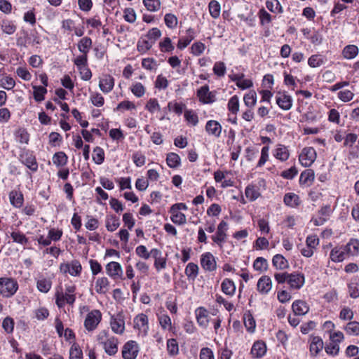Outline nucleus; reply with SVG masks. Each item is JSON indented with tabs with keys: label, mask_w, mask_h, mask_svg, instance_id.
<instances>
[{
	"label": "nucleus",
	"mask_w": 359,
	"mask_h": 359,
	"mask_svg": "<svg viewBox=\"0 0 359 359\" xmlns=\"http://www.w3.org/2000/svg\"><path fill=\"white\" fill-rule=\"evenodd\" d=\"M83 311L88 312L84 319L83 326L88 332H93L98 327L102 318V314L98 309L89 311L87 306L80 307V313H82Z\"/></svg>",
	"instance_id": "1"
},
{
	"label": "nucleus",
	"mask_w": 359,
	"mask_h": 359,
	"mask_svg": "<svg viewBox=\"0 0 359 359\" xmlns=\"http://www.w3.org/2000/svg\"><path fill=\"white\" fill-rule=\"evenodd\" d=\"M55 296V303L59 308H63L65 304L73 305L76 301V286L66 285L65 292L57 290Z\"/></svg>",
	"instance_id": "2"
},
{
	"label": "nucleus",
	"mask_w": 359,
	"mask_h": 359,
	"mask_svg": "<svg viewBox=\"0 0 359 359\" xmlns=\"http://www.w3.org/2000/svg\"><path fill=\"white\" fill-rule=\"evenodd\" d=\"M19 287L18 281L11 277L0 278V295L4 298L13 297Z\"/></svg>",
	"instance_id": "3"
},
{
	"label": "nucleus",
	"mask_w": 359,
	"mask_h": 359,
	"mask_svg": "<svg viewBox=\"0 0 359 359\" xmlns=\"http://www.w3.org/2000/svg\"><path fill=\"white\" fill-rule=\"evenodd\" d=\"M228 223L222 220L217 225L216 233L211 236L212 241L220 248H223L224 243L227 238Z\"/></svg>",
	"instance_id": "4"
},
{
	"label": "nucleus",
	"mask_w": 359,
	"mask_h": 359,
	"mask_svg": "<svg viewBox=\"0 0 359 359\" xmlns=\"http://www.w3.org/2000/svg\"><path fill=\"white\" fill-rule=\"evenodd\" d=\"M140 348L138 343L134 340H129L126 342L121 350V355L123 359H136Z\"/></svg>",
	"instance_id": "5"
},
{
	"label": "nucleus",
	"mask_w": 359,
	"mask_h": 359,
	"mask_svg": "<svg viewBox=\"0 0 359 359\" xmlns=\"http://www.w3.org/2000/svg\"><path fill=\"white\" fill-rule=\"evenodd\" d=\"M110 327L116 334H123L125 332V317L122 312L112 315L109 320Z\"/></svg>",
	"instance_id": "6"
},
{
	"label": "nucleus",
	"mask_w": 359,
	"mask_h": 359,
	"mask_svg": "<svg viewBox=\"0 0 359 359\" xmlns=\"http://www.w3.org/2000/svg\"><path fill=\"white\" fill-rule=\"evenodd\" d=\"M134 328L138 330V334L146 336L149 331V320L144 313L137 315L133 319Z\"/></svg>",
	"instance_id": "7"
},
{
	"label": "nucleus",
	"mask_w": 359,
	"mask_h": 359,
	"mask_svg": "<svg viewBox=\"0 0 359 359\" xmlns=\"http://www.w3.org/2000/svg\"><path fill=\"white\" fill-rule=\"evenodd\" d=\"M316 151L313 147H305L299 156V161L304 167L311 166L316 159Z\"/></svg>",
	"instance_id": "8"
},
{
	"label": "nucleus",
	"mask_w": 359,
	"mask_h": 359,
	"mask_svg": "<svg viewBox=\"0 0 359 359\" xmlns=\"http://www.w3.org/2000/svg\"><path fill=\"white\" fill-rule=\"evenodd\" d=\"M200 264L205 271L212 272L217 269L216 257L210 252L201 255Z\"/></svg>",
	"instance_id": "9"
},
{
	"label": "nucleus",
	"mask_w": 359,
	"mask_h": 359,
	"mask_svg": "<svg viewBox=\"0 0 359 359\" xmlns=\"http://www.w3.org/2000/svg\"><path fill=\"white\" fill-rule=\"evenodd\" d=\"M197 96L199 101L205 104H212L215 102V93L210 91L209 86L205 85L197 90Z\"/></svg>",
	"instance_id": "10"
},
{
	"label": "nucleus",
	"mask_w": 359,
	"mask_h": 359,
	"mask_svg": "<svg viewBox=\"0 0 359 359\" xmlns=\"http://www.w3.org/2000/svg\"><path fill=\"white\" fill-rule=\"evenodd\" d=\"M20 159L32 171L35 172L37 170L38 163L32 152L29 150H22L20 155Z\"/></svg>",
	"instance_id": "11"
},
{
	"label": "nucleus",
	"mask_w": 359,
	"mask_h": 359,
	"mask_svg": "<svg viewBox=\"0 0 359 359\" xmlns=\"http://www.w3.org/2000/svg\"><path fill=\"white\" fill-rule=\"evenodd\" d=\"M107 274L114 280L123 278V269L121 265L116 262H111L106 265Z\"/></svg>",
	"instance_id": "12"
},
{
	"label": "nucleus",
	"mask_w": 359,
	"mask_h": 359,
	"mask_svg": "<svg viewBox=\"0 0 359 359\" xmlns=\"http://www.w3.org/2000/svg\"><path fill=\"white\" fill-rule=\"evenodd\" d=\"M332 212L330 205H323L318 211L317 217L312 219V222L316 226H321L329 219Z\"/></svg>",
	"instance_id": "13"
},
{
	"label": "nucleus",
	"mask_w": 359,
	"mask_h": 359,
	"mask_svg": "<svg viewBox=\"0 0 359 359\" xmlns=\"http://www.w3.org/2000/svg\"><path fill=\"white\" fill-rule=\"evenodd\" d=\"M276 101L278 107L283 110H289L292 107L293 100L286 92H278Z\"/></svg>",
	"instance_id": "14"
},
{
	"label": "nucleus",
	"mask_w": 359,
	"mask_h": 359,
	"mask_svg": "<svg viewBox=\"0 0 359 359\" xmlns=\"http://www.w3.org/2000/svg\"><path fill=\"white\" fill-rule=\"evenodd\" d=\"M197 323L203 328H207L210 322L209 311L203 306L195 310Z\"/></svg>",
	"instance_id": "15"
},
{
	"label": "nucleus",
	"mask_w": 359,
	"mask_h": 359,
	"mask_svg": "<svg viewBox=\"0 0 359 359\" xmlns=\"http://www.w3.org/2000/svg\"><path fill=\"white\" fill-rule=\"evenodd\" d=\"M115 81L113 76L109 74H104L100 78L99 88L105 94L110 93L114 86Z\"/></svg>",
	"instance_id": "16"
},
{
	"label": "nucleus",
	"mask_w": 359,
	"mask_h": 359,
	"mask_svg": "<svg viewBox=\"0 0 359 359\" xmlns=\"http://www.w3.org/2000/svg\"><path fill=\"white\" fill-rule=\"evenodd\" d=\"M304 283L305 277L303 274L297 272L290 273L287 283L291 289L299 290L303 287Z\"/></svg>",
	"instance_id": "17"
},
{
	"label": "nucleus",
	"mask_w": 359,
	"mask_h": 359,
	"mask_svg": "<svg viewBox=\"0 0 359 359\" xmlns=\"http://www.w3.org/2000/svg\"><path fill=\"white\" fill-rule=\"evenodd\" d=\"M118 339L116 337L111 335L108 338V339L103 342L102 348L108 355L111 356L117 353L118 350Z\"/></svg>",
	"instance_id": "18"
},
{
	"label": "nucleus",
	"mask_w": 359,
	"mask_h": 359,
	"mask_svg": "<svg viewBox=\"0 0 359 359\" xmlns=\"http://www.w3.org/2000/svg\"><path fill=\"white\" fill-rule=\"evenodd\" d=\"M205 130L209 135L218 138L221 136L222 126L217 121L209 120L205 124Z\"/></svg>",
	"instance_id": "19"
},
{
	"label": "nucleus",
	"mask_w": 359,
	"mask_h": 359,
	"mask_svg": "<svg viewBox=\"0 0 359 359\" xmlns=\"http://www.w3.org/2000/svg\"><path fill=\"white\" fill-rule=\"evenodd\" d=\"M257 288L261 294L266 295L271 290L272 280L268 276H262L257 281Z\"/></svg>",
	"instance_id": "20"
},
{
	"label": "nucleus",
	"mask_w": 359,
	"mask_h": 359,
	"mask_svg": "<svg viewBox=\"0 0 359 359\" xmlns=\"http://www.w3.org/2000/svg\"><path fill=\"white\" fill-rule=\"evenodd\" d=\"M347 257L344 245L335 246L331 250L330 253V260L335 263L343 262Z\"/></svg>",
	"instance_id": "21"
},
{
	"label": "nucleus",
	"mask_w": 359,
	"mask_h": 359,
	"mask_svg": "<svg viewBox=\"0 0 359 359\" xmlns=\"http://www.w3.org/2000/svg\"><path fill=\"white\" fill-rule=\"evenodd\" d=\"M274 158L281 162L286 161L290 157L288 148L282 144H278L272 151Z\"/></svg>",
	"instance_id": "22"
},
{
	"label": "nucleus",
	"mask_w": 359,
	"mask_h": 359,
	"mask_svg": "<svg viewBox=\"0 0 359 359\" xmlns=\"http://www.w3.org/2000/svg\"><path fill=\"white\" fill-rule=\"evenodd\" d=\"M260 184L251 183L248 184L245 189L246 198L251 202L256 201L261 196Z\"/></svg>",
	"instance_id": "23"
},
{
	"label": "nucleus",
	"mask_w": 359,
	"mask_h": 359,
	"mask_svg": "<svg viewBox=\"0 0 359 359\" xmlns=\"http://www.w3.org/2000/svg\"><path fill=\"white\" fill-rule=\"evenodd\" d=\"M110 283L107 277L97 278L95 283V290L100 294H105L109 290Z\"/></svg>",
	"instance_id": "24"
},
{
	"label": "nucleus",
	"mask_w": 359,
	"mask_h": 359,
	"mask_svg": "<svg viewBox=\"0 0 359 359\" xmlns=\"http://www.w3.org/2000/svg\"><path fill=\"white\" fill-rule=\"evenodd\" d=\"M11 204L16 208H20L24 203V196L22 193L19 190H12L8 195Z\"/></svg>",
	"instance_id": "25"
},
{
	"label": "nucleus",
	"mask_w": 359,
	"mask_h": 359,
	"mask_svg": "<svg viewBox=\"0 0 359 359\" xmlns=\"http://www.w3.org/2000/svg\"><path fill=\"white\" fill-rule=\"evenodd\" d=\"M323 348V339L318 337H313L311 339L310 342V354L311 356L316 357L318 354L321 351Z\"/></svg>",
	"instance_id": "26"
},
{
	"label": "nucleus",
	"mask_w": 359,
	"mask_h": 359,
	"mask_svg": "<svg viewBox=\"0 0 359 359\" xmlns=\"http://www.w3.org/2000/svg\"><path fill=\"white\" fill-rule=\"evenodd\" d=\"M292 309L295 316H304L309 311L307 304L302 300H296L292 304Z\"/></svg>",
	"instance_id": "27"
},
{
	"label": "nucleus",
	"mask_w": 359,
	"mask_h": 359,
	"mask_svg": "<svg viewBox=\"0 0 359 359\" xmlns=\"http://www.w3.org/2000/svg\"><path fill=\"white\" fill-rule=\"evenodd\" d=\"M195 38L194 30L189 28L187 30V35L182 36L178 40L177 47L180 50H183L191 43V41Z\"/></svg>",
	"instance_id": "28"
},
{
	"label": "nucleus",
	"mask_w": 359,
	"mask_h": 359,
	"mask_svg": "<svg viewBox=\"0 0 359 359\" xmlns=\"http://www.w3.org/2000/svg\"><path fill=\"white\" fill-rule=\"evenodd\" d=\"M272 264L276 269L279 270L287 269L290 266L288 261L280 254H276L273 257Z\"/></svg>",
	"instance_id": "29"
},
{
	"label": "nucleus",
	"mask_w": 359,
	"mask_h": 359,
	"mask_svg": "<svg viewBox=\"0 0 359 359\" xmlns=\"http://www.w3.org/2000/svg\"><path fill=\"white\" fill-rule=\"evenodd\" d=\"M266 352V345L262 341H257L254 343L251 348V354L255 358H261Z\"/></svg>",
	"instance_id": "30"
},
{
	"label": "nucleus",
	"mask_w": 359,
	"mask_h": 359,
	"mask_svg": "<svg viewBox=\"0 0 359 359\" xmlns=\"http://www.w3.org/2000/svg\"><path fill=\"white\" fill-rule=\"evenodd\" d=\"M283 201L287 206L294 208L301 204L299 196L294 193H287L285 194Z\"/></svg>",
	"instance_id": "31"
},
{
	"label": "nucleus",
	"mask_w": 359,
	"mask_h": 359,
	"mask_svg": "<svg viewBox=\"0 0 359 359\" xmlns=\"http://www.w3.org/2000/svg\"><path fill=\"white\" fill-rule=\"evenodd\" d=\"M221 289L226 295L232 297L235 294L236 287L232 280L224 278L221 284Z\"/></svg>",
	"instance_id": "32"
},
{
	"label": "nucleus",
	"mask_w": 359,
	"mask_h": 359,
	"mask_svg": "<svg viewBox=\"0 0 359 359\" xmlns=\"http://www.w3.org/2000/svg\"><path fill=\"white\" fill-rule=\"evenodd\" d=\"M92 39L88 36L81 38L77 44L78 49L81 54L87 55L92 47Z\"/></svg>",
	"instance_id": "33"
},
{
	"label": "nucleus",
	"mask_w": 359,
	"mask_h": 359,
	"mask_svg": "<svg viewBox=\"0 0 359 359\" xmlns=\"http://www.w3.org/2000/svg\"><path fill=\"white\" fill-rule=\"evenodd\" d=\"M347 256H358L359 255V241L357 239H351L350 241L344 245Z\"/></svg>",
	"instance_id": "34"
},
{
	"label": "nucleus",
	"mask_w": 359,
	"mask_h": 359,
	"mask_svg": "<svg viewBox=\"0 0 359 359\" xmlns=\"http://www.w3.org/2000/svg\"><path fill=\"white\" fill-rule=\"evenodd\" d=\"M199 272L198 266L193 262H189L184 270V273L189 280L194 281L197 278Z\"/></svg>",
	"instance_id": "35"
},
{
	"label": "nucleus",
	"mask_w": 359,
	"mask_h": 359,
	"mask_svg": "<svg viewBox=\"0 0 359 359\" xmlns=\"http://www.w3.org/2000/svg\"><path fill=\"white\" fill-rule=\"evenodd\" d=\"M105 226L107 231L113 232L120 226V220L118 217L114 215H109L106 217Z\"/></svg>",
	"instance_id": "36"
},
{
	"label": "nucleus",
	"mask_w": 359,
	"mask_h": 359,
	"mask_svg": "<svg viewBox=\"0 0 359 359\" xmlns=\"http://www.w3.org/2000/svg\"><path fill=\"white\" fill-rule=\"evenodd\" d=\"M170 213L171 215L170 219L171 221L177 225H183L187 222V218L184 213L180 211L173 210L170 208Z\"/></svg>",
	"instance_id": "37"
},
{
	"label": "nucleus",
	"mask_w": 359,
	"mask_h": 359,
	"mask_svg": "<svg viewBox=\"0 0 359 359\" xmlns=\"http://www.w3.org/2000/svg\"><path fill=\"white\" fill-rule=\"evenodd\" d=\"M130 90L134 96L137 98L142 97L147 91L144 85L138 81L133 82L130 87Z\"/></svg>",
	"instance_id": "38"
},
{
	"label": "nucleus",
	"mask_w": 359,
	"mask_h": 359,
	"mask_svg": "<svg viewBox=\"0 0 359 359\" xmlns=\"http://www.w3.org/2000/svg\"><path fill=\"white\" fill-rule=\"evenodd\" d=\"M359 53V49L355 45H347L342 50V55L347 60L355 58Z\"/></svg>",
	"instance_id": "39"
},
{
	"label": "nucleus",
	"mask_w": 359,
	"mask_h": 359,
	"mask_svg": "<svg viewBox=\"0 0 359 359\" xmlns=\"http://www.w3.org/2000/svg\"><path fill=\"white\" fill-rule=\"evenodd\" d=\"M158 320L159 322V324L161 327V328L163 330H172V321L170 316L165 313V312L161 313L158 315Z\"/></svg>",
	"instance_id": "40"
},
{
	"label": "nucleus",
	"mask_w": 359,
	"mask_h": 359,
	"mask_svg": "<svg viewBox=\"0 0 359 359\" xmlns=\"http://www.w3.org/2000/svg\"><path fill=\"white\" fill-rule=\"evenodd\" d=\"M159 49L162 53H172L175 49V46L171 39L168 36L164 37L159 42Z\"/></svg>",
	"instance_id": "41"
},
{
	"label": "nucleus",
	"mask_w": 359,
	"mask_h": 359,
	"mask_svg": "<svg viewBox=\"0 0 359 359\" xmlns=\"http://www.w3.org/2000/svg\"><path fill=\"white\" fill-rule=\"evenodd\" d=\"M314 172L311 169L304 170L301 173L299 182L301 184L309 185L314 180Z\"/></svg>",
	"instance_id": "42"
},
{
	"label": "nucleus",
	"mask_w": 359,
	"mask_h": 359,
	"mask_svg": "<svg viewBox=\"0 0 359 359\" xmlns=\"http://www.w3.org/2000/svg\"><path fill=\"white\" fill-rule=\"evenodd\" d=\"M344 330L348 335L359 336V323L350 321L344 327Z\"/></svg>",
	"instance_id": "43"
},
{
	"label": "nucleus",
	"mask_w": 359,
	"mask_h": 359,
	"mask_svg": "<svg viewBox=\"0 0 359 359\" xmlns=\"http://www.w3.org/2000/svg\"><path fill=\"white\" fill-rule=\"evenodd\" d=\"M166 162L170 168H176L180 165L181 159L178 154L171 152L168 154Z\"/></svg>",
	"instance_id": "44"
},
{
	"label": "nucleus",
	"mask_w": 359,
	"mask_h": 359,
	"mask_svg": "<svg viewBox=\"0 0 359 359\" xmlns=\"http://www.w3.org/2000/svg\"><path fill=\"white\" fill-rule=\"evenodd\" d=\"M52 287V282L50 280L42 278L36 281V287L37 289L43 292V293H47L49 292Z\"/></svg>",
	"instance_id": "45"
},
{
	"label": "nucleus",
	"mask_w": 359,
	"mask_h": 359,
	"mask_svg": "<svg viewBox=\"0 0 359 359\" xmlns=\"http://www.w3.org/2000/svg\"><path fill=\"white\" fill-rule=\"evenodd\" d=\"M15 137L16 141L20 144H27L29 140V135L25 128H19L16 130Z\"/></svg>",
	"instance_id": "46"
},
{
	"label": "nucleus",
	"mask_w": 359,
	"mask_h": 359,
	"mask_svg": "<svg viewBox=\"0 0 359 359\" xmlns=\"http://www.w3.org/2000/svg\"><path fill=\"white\" fill-rule=\"evenodd\" d=\"M69 359H83L82 349L77 343H73L69 348Z\"/></svg>",
	"instance_id": "47"
},
{
	"label": "nucleus",
	"mask_w": 359,
	"mask_h": 359,
	"mask_svg": "<svg viewBox=\"0 0 359 359\" xmlns=\"http://www.w3.org/2000/svg\"><path fill=\"white\" fill-rule=\"evenodd\" d=\"M68 157L63 151L56 152L53 156V163L57 167L67 164Z\"/></svg>",
	"instance_id": "48"
},
{
	"label": "nucleus",
	"mask_w": 359,
	"mask_h": 359,
	"mask_svg": "<svg viewBox=\"0 0 359 359\" xmlns=\"http://www.w3.org/2000/svg\"><path fill=\"white\" fill-rule=\"evenodd\" d=\"M89 100L92 104L97 107H101L104 104V97L98 92H91Z\"/></svg>",
	"instance_id": "49"
},
{
	"label": "nucleus",
	"mask_w": 359,
	"mask_h": 359,
	"mask_svg": "<svg viewBox=\"0 0 359 359\" xmlns=\"http://www.w3.org/2000/svg\"><path fill=\"white\" fill-rule=\"evenodd\" d=\"M245 105L248 108L252 109L257 102V93L255 90H251L246 93L243 97Z\"/></svg>",
	"instance_id": "50"
},
{
	"label": "nucleus",
	"mask_w": 359,
	"mask_h": 359,
	"mask_svg": "<svg viewBox=\"0 0 359 359\" xmlns=\"http://www.w3.org/2000/svg\"><path fill=\"white\" fill-rule=\"evenodd\" d=\"M33 96L36 102H41L45 99V95L47 93V89L45 86H33Z\"/></svg>",
	"instance_id": "51"
},
{
	"label": "nucleus",
	"mask_w": 359,
	"mask_h": 359,
	"mask_svg": "<svg viewBox=\"0 0 359 359\" xmlns=\"http://www.w3.org/2000/svg\"><path fill=\"white\" fill-rule=\"evenodd\" d=\"M167 351L170 356H175L179 353V345L175 339H169L167 341Z\"/></svg>",
	"instance_id": "52"
},
{
	"label": "nucleus",
	"mask_w": 359,
	"mask_h": 359,
	"mask_svg": "<svg viewBox=\"0 0 359 359\" xmlns=\"http://www.w3.org/2000/svg\"><path fill=\"white\" fill-rule=\"evenodd\" d=\"M253 268L255 271L259 272L266 271L268 269L267 260L262 257H257L253 263Z\"/></svg>",
	"instance_id": "53"
},
{
	"label": "nucleus",
	"mask_w": 359,
	"mask_h": 359,
	"mask_svg": "<svg viewBox=\"0 0 359 359\" xmlns=\"http://www.w3.org/2000/svg\"><path fill=\"white\" fill-rule=\"evenodd\" d=\"M1 30L4 33L11 35L16 31L15 23L11 20H3L1 25Z\"/></svg>",
	"instance_id": "54"
},
{
	"label": "nucleus",
	"mask_w": 359,
	"mask_h": 359,
	"mask_svg": "<svg viewBox=\"0 0 359 359\" xmlns=\"http://www.w3.org/2000/svg\"><path fill=\"white\" fill-rule=\"evenodd\" d=\"M164 22L168 28L174 29L177 26L178 19L172 13H166L164 16Z\"/></svg>",
	"instance_id": "55"
},
{
	"label": "nucleus",
	"mask_w": 359,
	"mask_h": 359,
	"mask_svg": "<svg viewBox=\"0 0 359 359\" xmlns=\"http://www.w3.org/2000/svg\"><path fill=\"white\" fill-rule=\"evenodd\" d=\"M93 160L97 165L102 164L104 161V151L100 147H95L93 149Z\"/></svg>",
	"instance_id": "56"
},
{
	"label": "nucleus",
	"mask_w": 359,
	"mask_h": 359,
	"mask_svg": "<svg viewBox=\"0 0 359 359\" xmlns=\"http://www.w3.org/2000/svg\"><path fill=\"white\" fill-rule=\"evenodd\" d=\"M244 325L247 331L253 333L255 331L256 323L251 314H245L244 316Z\"/></svg>",
	"instance_id": "57"
},
{
	"label": "nucleus",
	"mask_w": 359,
	"mask_h": 359,
	"mask_svg": "<svg viewBox=\"0 0 359 359\" xmlns=\"http://www.w3.org/2000/svg\"><path fill=\"white\" fill-rule=\"evenodd\" d=\"M227 108L233 114H236L238 112L239 98L237 95H233L229 100Z\"/></svg>",
	"instance_id": "58"
},
{
	"label": "nucleus",
	"mask_w": 359,
	"mask_h": 359,
	"mask_svg": "<svg viewBox=\"0 0 359 359\" xmlns=\"http://www.w3.org/2000/svg\"><path fill=\"white\" fill-rule=\"evenodd\" d=\"M11 237L13 242L21 245H26L29 241L25 235L19 231H14L11 232Z\"/></svg>",
	"instance_id": "59"
},
{
	"label": "nucleus",
	"mask_w": 359,
	"mask_h": 359,
	"mask_svg": "<svg viewBox=\"0 0 359 359\" xmlns=\"http://www.w3.org/2000/svg\"><path fill=\"white\" fill-rule=\"evenodd\" d=\"M142 3L147 11L156 12L161 8L160 0H142Z\"/></svg>",
	"instance_id": "60"
},
{
	"label": "nucleus",
	"mask_w": 359,
	"mask_h": 359,
	"mask_svg": "<svg viewBox=\"0 0 359 359\" xmlns=\"http://www.w3.org/2000/svg\"><path fill=\"white\" fill-rule=\"evenodd\" d=\"M266 6L271 12L275 13L283 12L282 6L278 0H266Z\"/></svg>",
	"instance_id": "61"
},
{
	"label": "nucleus",
	"mask_w": 359,
	"mask_h": 359,
	"mask_svg": "<svg viewBox=\"0 0 359 359\" xmlns=\"http://www.w3.org/2000/svg\"><path fill=\"white\" fill-rule=\"evenodd\" d=\"M209 12L210 15L217 19L220 15V4L215 0H212L209 3Z\"/></svg>",
	"instance_id": "62"
},
{
	"label": "nucleus",
	"mask_w": 359,
	"mask_h": 359,
	"mask_svg": "<svg viewBox=\"0 0 359 359\" xmlns=\"http://www.w3.org/2000/svg\"><path fill=\"white\" fill-rule=\"evenodd\" d=\"M82 270V266L79 261L73 260L69 263V274L72 276H79Z\"/></svg>",
	"instance_id": "63"
},
{
	"label": "nucleus",
	"mask_w": 359,
	"mask_h": 359,
	"mask_svg": "<svg viewBox=\"0 0 359 359\" xmlns=\"http://www.w3.org/2000/svg\"><path fill=\"white\" fill-rule=\"evenodd\" d=\"M325 62L323 57L320 55H313L308 60V65L313 68L318 67Z\"/></svg>",
	"instance_id": "64"
}]
</instances>
